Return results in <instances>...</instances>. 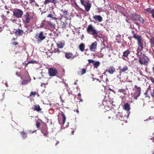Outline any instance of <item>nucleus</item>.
Segmentation results:
<instances>
[{
    "label": "nucleus",
    "instance_id": "1",
    "mask_svg": "<svg viewBox=\"0 0 154 154\" xmlns=\"http://www.w3.org/2000/svg\"><path fill=\"white\" fill-rule=\"evenodd\" d=\"M137 55L139 58L138 62L140 64L147 66L150 62L149 59L148 57L142 52H137Z\"/></svg>",
    "mask_w": 154,
    "mask_h": 154
},
{
    "label": "nucleus",
    "instance_id": "2",
    "mask_svg": "<svg viewBox=\"0 0 154 154\" xmlns=\"http://www.w3.org/2000/svg\"><path fill=\"white\" fill-rule=\"evenodd\" d=\"M132 38L136 39L137 41V45L138 46L137 50L140 51H143V40L141 36L134 35H133Z\"/></svg>",
    "mask_w": 154,
    "mask_h": 154
},
{
    "label": "nucleus",
    "instance_id": "3",
    "mask_svg": "<svg viewBox=\"0 0 154 154\" xmlns=\"http://www.w3.org/2000/svg\"><path fill=\"white\" fill-rule=\"evenodd\" d=\"M34 15H31L30 13L27 12L25 13L22 18L23 23L24 24L29 23L30 20L32 19Z\"/></svg>",
    "mask_w": 154,
    "mask_h": 154
},
{
    "label": "nucleus",
    "instance_id": "4",
    "mask_svg": "<svg viewBox=\"0 0 154 154\" xmlns=\"http://www.w3.org/2000/svg\"><path fill=\"white\" fill-rule=\"evenodd\" d=\"M87 31L88 33L95 36L97 35L99 32L96 29L95 26L92 24H89L87 28Z\"/></svg>",
    "mask_w": 154,
    "mask_h": 154
},
{
    "label": "nucleus",
    "instance_id": "5",
    "mask_svg": "<svg viewBox=\"0 0 154 154\" xmlns=\"http://www.w3.org/2000/svg\"><path fill=\"white\" fill-rule=\"evenodd\" d=\"M37 41L38 43H40L46 38V36L45 35L44 32L41 31L38 33H37L35 36Z\"/></svg>",
    "mask_w": 154,
    "mask_h": 154
},
{
    "label": "nucleus",
    "instance_id": "6",
    "mask_svg": "<svg viewBox=\"0 0 154 154\" xmlns=\"http://www.w3.org/2000/svg\"><path fill=\"white\" fill-rule=\"evenodd\" d=\"M23 13L22 10L17 8L14 9L13 11V15L17 18H21Z\"/></svg>",
    "mask_w": 154,
    "mask_h": 154
},
{
    "label": "nucleus",
    "instance_id": "7",
    "mask_svg": "<svg viewBox=\"0 0 154 154\" xmlns=\"http://www.w3.org/2000/svg\"><path fill=\"white\" fill-rule=\"evenodd\" d=\"M111 117H109L108 118L109 119L111 117H112L113 119H115V118H118L121 121H124L125 120L126 118V116H123L122 114H120L119 113V114L116 115L115 113L114 112H112V113L111 115Z\"/></svg>",
    "mask_w": 154,
    "mask_h": 154
},
{
    "label": "nucleus",
    "instance_id": "8",
    "mask_svg": "<svg viewBox=\"0 0 154 154\" xmlns=\"http://www.w3.org/2000/svg\"><path fill=\"white\" fill-rule=\"evenodd\" d=\"M81 3L85 7V11L87 12L89 11L91 7V5L89 2H85L84 1L81 0Z\"/></svg>",
    "mask_w": 154,
    "mask_h": 154
},
{
    "label": "nucleus",
    "instance_id": "9",
    "mask_svg": "<svg viewBox=\"0 0 154 154\" xmlns=\"http://www.w3.org/2000/svg\"><path fill=\"white\" fill-rule=\"evenodd\" d=\"M57 73V71L55 68H51L48 69V74L50 76H55Z\"/></svg>",
    "mask_w": 154,
    "mask_h": 154
},
{
    "label": "nucleus",
    "instance_id": "10",
    "mask_svg": "<svg viewBox=\"0 0 154 154\" xmlns=\"http://www.w3.org/2000/svg\"><path fill=\"white\" fill-rule=\"evenodd\" d=\"M97 42L96 41L91 44L90 46V49L91 51H94L97 48Z\"/></svg>",
    "mask_w": 154,
    "mask_h": 154
},
{
    "label": "nucleus",
    "instance_id": "11",
    "mask_svg": "<svg viewBox=\"0 0 154 154\" xmlns=\"http://www.w3.org/2000/svg\"><path fill=\"white\" fill-rule=\"evenodd\" d=\"M65 57L67 59H73L75 56L72 52L65 53Z\"/></svg>",
    "mask_w": 154,
    "mask_h": 154
},
{
    "label": "nucleus",
    "instance_id": "12",
    "mask_svg": "<svg viewBox=\"0 0 154 154\" xmlns=\"http://www.w3.org/2000/svg\"><path fill=\"white\" fill-rule=\"evenodd\" d=\"M58 0H45L44 2V4L46 5L50 3H51L55 5L58 2Z\"/></svg>",
    "mask_w": 154,
    "mask_h": 154
},
{
    "label": "nucleus",
    "instance_id": "13",
    "mask_svg": "<svg viewBox=\"0 0 154 154\" xmlns=\"http://www.w3.org/2000/svg\"><path fill=\"white\" fill-rule=\"evenodd\" d=\"M106 72H108L110 74H112L114 72L116 71V69L115 67L113 66H110L108 70L106 71Z\"/></svg>",
    "mask_w": 154,
    "mask_h": 154
},
{
    "label": "nucleus",
    "instance_id": "14",
    "mask_svg": "<svg viewBox=\"0 0 154 154\" xmlns=\"http://www.w3.org/2000/svg\"><path fill=\"white\" fill-rule=\"evenodd\" d=\"M51 13H49L48 15L47 16V17H50V18H51L53 19H56V18L55 17L56 14L55 12L54 11H52V12H51Z\"/></svg>",
    "mask_w": 154,
    "mask_h": 154
},
{
    "label": "nucleus",
    "instance_id": "15",
    "mask_svg": "<svg viewBox=\"0 0 154 154\" xmlns=\"http://www.w3.org/2000/svg\"><path fill=\"white\" fill-rule=\"evenodd\" d=\"M32 109L37 112L40 111L42 110V109L40 108L39 105H34L32 107Z\"/></svg>",
    "mask_w": 154,
    "mask_h": 154
},
{
    "label": "nucleus",
    "instance_id": "16",
    "mask_svg": "<svg viewBox=\"0 0 154 154\" xmlns=\"http://www.w3.org/2000/svg\"><path fill=\"white\" fill-rule=\"evenodd\" d=\"M93 18L96 21H97L99 22H101L103 20L102 17L100 15H95L93 16Z\"/></svg>",
    "mask_w": 154,
    "mask_h": 154
},
{
    "label": "nucleus",
    "instance_id": "17",
    "mask_svg": "<svg viewBox=\"0 0 154 154\" xmlns=\"http://www.w3.org/2000/svg\"><path fill=\"white\" fill-rule=\"evenodd\" d=\"M140 15L135 13L131 14V18L133 20H137Z\"/></svg>",
    "mask_w": 154,
    "mask_h": 154
},
{
    "label": "nucleus",
    "instance_id": "18",
    "mask_svg": "<svg viewBox=\"0 0 154 154\" xmlns=\"http://www.w3.org/2000/svg\"><path fill=\"white\" fill-rule=\"evenodd\" d=\"M61 115L63 117V119L62 121H61V120L59 121V123L60 124L63 125L66 120V117L65 115L63 112H61Z\"/></svg>",
    "mask_w": 154,
    "mask_h": 154
},
{
    "label": "nucleus",
    "instance_id": "19",
    "mask_svg": "<svg viewBox=\"0 0 154 154\" xmlns=\"http://www.w3.org/2000/svg\"><path fill=\"white\" fill-rule=\"evenodd\" d=\"M23 33H24L23 31L19 29H17L15 32V34L16 35H21Z\"/></svg>",
    "mask_w": 154,
    "mask_h": 154
},
{
    "label": "nucleus",
    "instance_id": "20",
    "mask_svg": "<svg viewBox=\"0 0 154 154\" xmlns=\"http://www.w3.org/2000/svg\"><path fill=\"white\" fill-rule=\"evenodd\" d=\"M123 109L126 111H129L130 109V104L128 103H125L123 106Z\"/></svg>",
    "mask_w": 154,
    "mask_h": 154
},
{
    "label": "nucleus",
    "instance_id": "21",
    "mask_svg": "<svg viewBox=\"0 0 154 154\" xmlns=\"http://www.w3.org/2000/svg\"><path fill=\"white\" fill-rule=\"evenodd\" d=\"M79 48L81 51H84L85 48V45L83 43H81L79 45Z\"/></svg>",
    "mask_w": 154,
    "mask_h": 154
},
{
    "label": "nucleus",
    "instance_id": "22",
    "mask_svg": "<svg viewBox=\"0 0 154 154\" xmlns=\"http://www.w3.org/2000/svg\"><path fill=\"white\" fill-rule=\"evenodd\" d=\"M128 66H125L122 69H120L119 72L121 73L122 72H125L128 70Z\"/></svg>",
    "mask_w": 154,
    "mask_h": 154
},
{
    "label": "nucleus",
    "instance_id": "23",
    "mask_svg": "<svg viewBox=\"0 0 154 154\" xmlns=\"http://www.w3.org/2000/svg\"><path fill=\"white\" fill-rule=\"evenodd\" d=\"M20 134L23 139H25L27 138V133L25 132L24 131L20 132Z\"/></svg>",
    "mask_w": 154,
    "mask_h": 154
},
{
    "label": "nucleus",
    "instance_id": "24",
    "mask_svg": "<svg viewBox=\"0 0 154 154\" xmlns=\"http://www.w3.org/2000/svg\"><path fill=\"white\" fill-rule=\"evenodd\" d=\"M130 53V52L128 50H127L123 52L122 57H128Z\"/></svg>",
    "mask_w": 154,
    "mask_h": 154
},
{
    "label": "nucleus",
    "instance_id": "25",
    "mask_svg": "<svg viewBox=\"0 0 154 154\" xmlns=\"http://www.w3.org/2000/svg\"><path fill=\"white\" fill-rule=\"evenodd\" d=\"M140 93L135 92L133 94L134 98L135 100H137V98L140 95Z\"/></svg>",
    "mask_w": 154,
    "mask_h": 154
},
{
    "label": "nucleus",
    "instance_id": "26",
    "mask_svg": "<svg viewBox=\"0 0 154 154\" xmlns=\"http://www.w3.org/2000/svg\"><path fill=\"white\" fill-rule=\"evenodd\" d=\"M100 62L99 61H97L96 62L95 61L93 65L94 68H97L98 67L100 66Z\"/></svg>",
    "mask_w": 154,
    "mask_h": 154
},
{
    "label": "nucleus",
    "instance_id": "27",
    "mask_svg": "<svg viewBox=\"0 0 154 154\" xmlns=\"http://www.w3.org/2000/svg\"><path fill=\"white\" fill-rule=\"evenodd\" d=\"M134 87L136 88L135 92H137L141 93V88L139 87H137V86L136 85H135Z\"/></svg>",
    "mask_w": 154,
    "mask_h": 154
},
{
    "label": "nucleus",
    "instance_id": "28",
    "mask_svg": "<svg viewBox=\"0 0 154 154\" xmlns=\"http://www.w3.org/2000/svg\"><path fill=\"white\" fill-rule=\"evenodd\" d=\"M41 132L46 137H48V132L46 130H42Z\"/></svg>",
    "mask_w": 154,
    "mask_h": 154
},
{
    "label": "nucleus",
    "instance_id": "29",
    "mask_svg": "<svg viewBox=\"0 0 154 154\" xmlns=\"http://www.w3.org/2000/svg\"><path fill=\"white\" fill-rule=\"evenodd\" d=\"M65 45L64 43H60L57 44V46L59 48H62Z\"/></svg>",
    "mask_w": 154,
    "mask_h": 154
},
{
    "label": "nucleus",
    "instance_id": "30",
    "mask_svg": "<svg viewBox=\"0 0 154 154\" xmlns=\"http://www.w3.org/2000/svg\"><path fill=\"white\" fill-rule=\"evenodd\" d=\"M38 93L36 91L31 92L30 94V97L33 96L34 97Z\"/></svg>",
    "mask_w": 154,
    "mask_h": 154
},
{
    "label": "nucleus",
    "instance_id": "31",
    "mask_svg": "<svg viewBox=\"0 0 154 154\" xmlns=\"http://www.w3.org/2000/svg\"><path fill=\"white\" fill-rule=\"evenodd\" d=\"M80 73L81 75H83L86 73V69L84 68L81 69L80 70Z\"/></svg>",
    "mask_w": 154,
    "mask_h": 154
},
{
    "label": "nucleus",
    "instance_id": "32",
    "mask_svg": "<svg viewBox=\"0 0 154 154\" xmlns=\"http://www.w3.org/2000/svg\"><path fill=\"white\" fill-rule=\"evenodd\" d=\"M61 11H62L63 12V13L64 14V15L66 16H67L68 15V10H63L62 9Z\"/></svg>",
    "mask_w": 154,
    "mask_h": 154
},
{
    "label": "nucleus",
    "instance_id": "33",
    "mask_svg": "<svg viewBox=\"0 0 154 154\" xmlns=\"http://www.w3.org/2000/svg\"><path fill=\"white\" fill-rule=\"evenodd\" d=\"M150 43L151 45L154 47V37H152L150 39Z\"/></svg>",
    "mask_w": 154,
    "mask_h": 154
},
{
    "label": "nucleus",
    "instance_id": "34",
    "mask_svg": "<svg viewBox=\"0 0 154 154\" xmlns=\"http://www.w3.org/2000/svg\"><path fill=\"white\" fill-rule=\"evenodd\" d=\"M140 21L141 23L143 24L144 23V21L143 19L140 16H139V17H138V20Z\"/></svg>",
    "mask_w": 154,
    "mask_h": 154
},
{
    "label": "nucleus",
    "instance_id": "35",
    "mask_svg": "<svg viewBox=\"0 0 154 154\" xmlns=\"http://www.w3.org/2000/svg\"><path fill=\"white\" fill-rule=\"evenodd\" d=\"M28 81L27 80H24L21 83V84L23 85H26L28 84Z\"/></svg>",
    "mask_w": 154,
    "mask_h": 154
},
{
    "label": "nucleus",
    "instance_id": "36",
    "mask_svg": "<svg viewBox=\"0 0 154 154\" xmlns=\"http://www.w3.org/2000/svg\"><path fill=\"white\" fill-rule=\"evenodd\" d=\"M144 10L148 12L149 13L151 14L152 12V9H151V8H147L146 9H144Z\"/></svg>",
    "mask_w": 154,
    "mask_h": 154
},
{
    "label": "nucleus",
    "instance_id": "37",
    "mask_svg": "<svg viewBox=\"0 0 154 154\" xmlns=\"http://www.w3.org/2000/svg\"><path fill=\"white\" fill-rule=\"evenodd\" d=\"M48 24L50 25L51 27L54 28L55 27V24L54 23H53L51 22H49L48 23Z\"/></svg>",
    "mask_w": 154,
    "mask_h": 154
},
{
    "label": "nucleus",
    "instance_id": "38",
    "mask_svg": "<svg viewBox=\"0 0 154 154\" xmlns=\"http://www.w3.org/2000/svg\"><path fill=\"white\" fill-rule=\"evenodd\" d=\"M149 80H150L151 82L154 84V78L152 77H149L147 79Z\"/></svg>",
    "mask_w": 154,
    "mask_h": 154
},
{
    "label": "nucleus",
    "instance_id": "39",
    "mask_svg": "<svg viewBox=\"0 0 154 154\" xmlns=\"http://www.w3.org/2000/svg\"><path fill=\"white\" fill-rule=\"evenodd\" d=\"M133 85L131 83H128V84L127 85H126V87H127V88H129L130 89H131V86L132 85Z\"/></svg>",
    "mask_w": 154,
    "mask_h": 154
},
{
    "label": "nucleus",
    "instance_id": "40",
    "mask_svg": "<svg viewBox=\"0 0 154 154\" xmlns=\"http://www.w3.org/2000/svg\"><path fill=\"white\" fill-rule=\"evenodd\" d=\"M44 25H45V23L44 22V21H43L41 23L40 26L39 27L41 28H43L44 27Z\"/></svg>",
    "mask_w": 154,
    "mask_h": 154
},
{
    "label": "nucleus",
    "instance_id": "41",
    "mask_svg": "<svg viewBox=\"0 0 154 154\" xmlns=\"http://www.w3.org/2000/svg\"><path fill=\"white\" fill-rule=\"evenodd\" d=\"M88 62L89 63H92L93 64H94L95 61L92 60V59H88Z\"/></svg>",
    "mask_w": 154,
    "mask_h": 154
},
{
    "label": "nucleus",
    "instance_id": "42",
    "mask_svg": "<svg viewBox=\"0 0 154 154\" xmlns=\"http://www.w3.org/2000/svg\"><path fill=\"white\" fill-rule=\"evenodd\" d=\"M30 4L34 5V3H36L35 1V0H30L29 1Z\"/></svg>",
    "mask_w": 154,
    "mask_h": 154
},
{
    "label": "nucleus",
    "instance_id": "43",
    "mask_svg": "<svg viewBox=\"0 0 154 154\" xmlns=\"http://www.w3.org/2000/svg\"><path fill=\"white\" fill-rule=\"evenodd\" d=\"M40 123L39 122H37L36 124V126L37 128H38L40 126Z\"/></svg>",
    "mask_w": 154,
    "mask_h": 154
},
{
    "label": "nucleus",
    "instance_id": "44",
    "mask_svg": "<svg viewBox=\"0 0 154 154\" xmlns=\"http://www.w3.org/2000/svg\"><path fill=\"white\" fill-rule=\"evenodd\" d=\"M66 23L63 22V23L61 24L62 28H65L66 26Z\"/></svg>",
    "mask_w": 154,
    "mask_h": 154
},
{
    "label": "nucleus",
    "instance_id": "45",
    "mask_svg": "<svg viewBox=\"0 0 154 154\" xmlns=\"http://www.w3.org/2000/svg\"><path fill=\"white\" fill-rule=\"evenodd\" d=\"M150 95L152 97H154V88L153 89V91L151 92Z\"/></svg>",
    "mask_w": 154,
    "mask_h": 154
},
{
    "label": "nucleus",
    "instance_id": "46",
    "mask_svg": "<svg viewBox=\"0 0 154 154\" xmlns=\"http://www.w3.org/2000/svg\"><path fill=\"white\" fill-rule=\"evenodd\" d=\"M152 17L154 18V9H152Z\"/></svg>",
    "mask_w": 154,
    "mask_h": 154
},
{
    "label": "nucleus",
    "instance_id": "47",
    "mask_svg": "<svg viewBox=\"0 0 154 154\" xmlns=\"http://www.w3.org/2000/svg\"><path fill=\"white\" fill-rule=\"evenodd\" d=\"M125 91V90L123 89H119L118 90V91L121 92H122L123 93H124V91Z\"/></svg>",
    "mask_w": 154,
    "mask_h": 154
},
{
    "label": "nucleus",
    "instance_id": "48",
    "mask_svg": "<svg viewBox=\"0 0 154 154\" xmlns=\"http://www.w3.org/2000/svg\"><path fill=\"white\" fill-rule=\"evenodd\" d=\"M12 44L14 45H17L18 44V43L17 42H12Z\"/></svg>",
    "mask_w": 154,
    "mask_h": 154
},
{
    "label": "nucleus",
    "instance_id": "49",
    "mask_svg": "<svg viewBox=\"0 0 154 154\" xmlns=\"http://www.w3.org/2000/svg\"><path fill=\"white\" fill-rule=\"evenodd\" d=\"M35 61L32 60V61H31L28 62V63H35Z\"/></svg>",
    "mask_w": 154,
    "mask_h": 154
},
{
    "label": "nucleus",
    "instance_id": "50",
    "mask_svg": "<svg viewBox=\"0 0 154 154\" xmlns=\"http://www.w3.org/2000/svg\"><path fill=\"white\" fill-rule=\"evenodd\" d=\"M74 4L75 5V6L76 7H78V8H79V6L78 5H77V3H76V2H74Z\"/></svg>",
    "mask_w": 154,
    "mask_h": 154
},
{
    "label": "nucleus",
    "instance_id": "51",
    "mask_svg": "<svg viewBox=\"0 0 154 154\" xmlns=\"http://www.w3.org/2000/svg\"><path fill=\"white\" fill-rule=\"evenodd\" d=\"M29 131V133L32 134V133H34V132H35V131Z\"/></svg>",
    "mask_w": 154,
    "mask_h": 154
},
{
    "label": "nucleus",
    "instance_id": "52",
    "mask_svg": "<svg viewBox=\"0 0 154 154\" xmlns=\"http://www.w3.org/2000/svg\"><path fill=\"white\" fill-rule=\"evenodd\" d=\"M131 33L133 34V35H136V34L134 33V31L132 30L131 31Z\"/></svg>",
    "mask_w": 154,
    "mask_h": 154
},
{
    "label": "nucleus",
    "instance_id": "53",
    "mask_svg": "<svg viewBox=\"0 0 154 154\" xmlns=\"http://www.w3.org/2000/svg\"><path fill=\"white\" fill-rule=\"evenodd\" d=\"M54 51L55 52H57L59 51V49H55Z\"/></svg>",
    "mask_w": 154,
    "mask_h": 154
},
{
    "label": "nucleus",
    "instance_id": "54",
    "mask_svg": "<svg viewBox=\"0 0 154 154\" xmlns=\"http://www.w3.org/2000/svg\"><path fill=\"white\" fill-rule=\"evenodd\" d=\"M95 36H96L95 37V38H96L97 37H98V38H100V36H99V35H95Z\"/></svg>",
    "mask_w": 154,
    "mask_h": 154
},
{
    "label": "nucleus",
    "instance_id": "55",
    "mask_svg": "<svg viewBox=\"0 0 154 154\" xmlns=\"http://www.w3.org/2000/svg\"><path fill=\"white\" fill-rule=\"evenodd\" d=\"M76 109V112L77 113H79V111L78 110V109Z\"/></svg>",
    "mask_w": 154,
    "mask_h": 154
},
{
    "label": "nucleus",
    "instance_id": "56",
    "mask_svg": "<svg viewBox=\"0 0 154 154\" xmlns=\"http://www.w3.org/2000/svg\"><path fill=\"white\" fill-rule=\"evenodd\" d=\"M95 79L97 80V81H98L100 82H101V81H100L99 79H97L96 78H95Z\"/></svg>",
    "mask_w": 154,
    "mask_h": 154
},
{
    "label": "nucleus",
    "instance_id": "57",
    "mask_svg": "<svg viewBox=\"0 0 154 154\" xmlns=\"http://www.w3.org/2000/svg\"><path fill=\"white\" fill-rule=\"evenodd\" d=\"M85 54H86V55H89V54H88V52H86L85 53Z\"/></svg>",
    "mask_w": 154,
    "mask_h": 154
},
{
    "label": "nucleus",
    "instance_id": "58",
    "mask_svg": "<svg viewBox=\"0 0 154 154\" xmlns=\"http://www.w3.org/2000/svg\"><path fill=\"white\" fill-rule=\"evenodd\" d=\"M29 63H28V62L27 63H26V66H25V67H27V65H28V64Z\"/></svg>",
    "mask_w": 154,
    "mask_h": 154
},
{
    "label": "nucleus",
    "instance_id": "59",
    "mask_svg": "<svg viewBox=\"0 0 154 154\" xmlns=\"http://www.w3.org/2000/svg\"><path fill=\"white\" fill-rule=\"evenodd\" d=\"M102 44H103V45L104 46H105V44H104V43L103 42V43H102ZM105 48V47H104V48Z\"/></svg>",
    "mask_w": 154,
    "mask_h": 154
},
{
    "label": "nucleus",
    "instance_id": "60",
    "mask_svg": "<svg viewBox=\"0 0 154 154\" xmlns=\"http://www.w3.org/2000/svg\"><path fill=\"white\" fill-rule=\"evenodd\" d=\"M81 94H80V93H79L78 94V96H80V97L81 96Z\"/></svg>",
    "mask_w": 154,
    "mask_h": 154
},
{
    "label": "nucleus",
    "instance_id": "61",
    "mask_svg": "<svg viewBox=\"0 0 154 154\" xmlns=\"http://www.w3.org/2000/svg\"><path fill=\"white\" fill-rule=\"evenodd\" d=\"M12 40L13 41H15V39L14 38H12Z\"/></svg>",
    "mask_w": 154,
    "mask_h": 154
},
{
    "label": "nucleus",
    "instance_id": "62",
    "mask_svg": "<svg viewBox=\"0 0 154 154\" xmlns=\"http://www.w3.org/2000/svg\"><path fill=\"white\" fill-rule=\"evenodd\" d=\"M100 78H101V79H102V78H103V76H100Z\"/></svg>",
    "mask_w": 154,
    "mask_h": 154
},
{
    "label": "nucleus",
    "instance_id": "63",
    "mask_svg": "<svg viewBox=\"0 0 154 154\" xmlns=\"http://www.w3.org/2000/svg\"><path fill=\"white\" fill-rule=\"evenodd\" d=\"M92 79H93V81H94V79H95V78H92Z\"/></svg>",
    "mask_w": 154,
    "mask_h": 154
},
{
    "label": "nucleus",
    "instance_id": "64",
    "mask_svg": "<svg viewBox=\"0 0 154 154\" xmlns=\"http://www.w3.org/2000/svg\"><path fill=\"white\" fill-rule=\"evenodd\" d=\"M88 49H86L85 50V51H86V52L87 51H88Z\"/></svg>",
    "mask_w": 154,
    "mask_h": 154
}]
</instances>
